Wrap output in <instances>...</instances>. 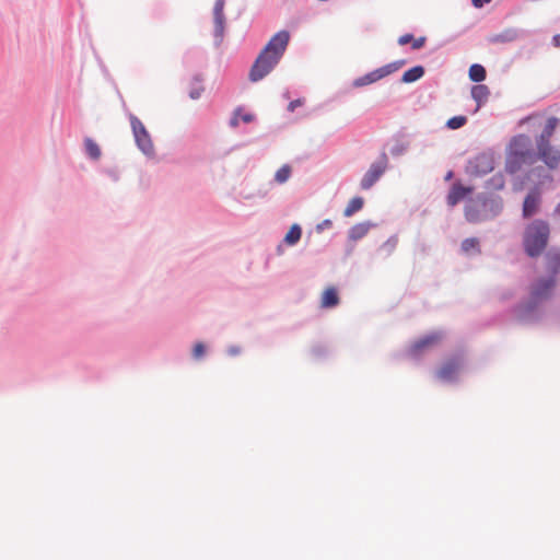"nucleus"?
Returning <instances> with one entry per match:
<instances>
[{
  "mask_svg": "<svg viewBox=\"0 0 560 560\" xmlns=\"http://www.w3.org/2000/svg\"><path fill=\"white\" fill-rule=\"evenodd\" d=\"M290 40L287 31L275 34L256 58L249 71V79L257 82L265 78L280 61Z\"/></svg>",
  "mask_w": 560,
  "mask_h": 560,
  "instance_id": "1",
  "label": "nucleus"
},
{
  "mask_svg": "<svg viewBox=\"0 0 560 560\" xmlns=\"http://www.w3.org/2000/svg\"><path fill=\"white\" fill-rule=\"evenodd\" d=\"M549 224L544 220H534L524 231L523 245L530 257L539 256L546 248L549 240Z\"/></svg>",
  "mask_w": 560,
  "mask_h": 560,
  "instance_id": "2",
  "label": "nucleus"
},
{
  "mask_svg": "<svg viewBox=\"0 0 560 560\" xmlns=\"http://www.w3.org/2000/svg\"><path fill=\"white\" fill-rule=\"evenodd\" d=\"M532 156V141L529 137L518 135L514 137L510 143L505 170L513 174L517 172L523 164L530 162Z\"/></svg>",
  "mask_w": 560,
  "mask_h": 560,
  "instance_id": "3",
  "label": "nucleus"
},
{
  "mask_svg": "<svg viewBox=\"0 0 560 560\" xmlns=\"http://www.w3.org/2000/svg\"><path fill=\"white\" fill-rule=\"evenodd\" d=\"M129 119L138 148L147 155L153 154L154 145L144 125L132 114L129 115Z\"/></svg>",
  "mask_w": 560,
  "mask_h": 560,
  "instance_id": "4",
  "label": "nucleus"
},
{
  "mask_svg": "<svg viewBox=\"0 0 560 560\" xmlns=\"http://www.w3.org/2000/svg\"><path fill=\"white\" fill-rule=\"evenodd\" d=\"M462 366L463 359L460 357H454L443 362L435 375L442 382H453L457 378Z\"/></svg>",
  "mask_w": 560,
  "mask_h": 560,
  "instance_id": "5",
  "label": "nucleus"
},
{
  "mask_svg": "<svg viewBox=\"0 0 560 560\" xmlns=\"http://www.w3.org/2000/svg\"><path fill=\"white\" fill-rule=\"evenodd\" d=\"M494 170V160L490 154H479L469 162L468 172L471 176H483Z\"/></svg>",
  "mask_w": 560,
  "mask_h": 560,
  "instance_id": "6",
  "label": "nucleus"
},
{
  "mask_svg": "<svg viewBox=\"0 0 560 560\" xmlns=\"http://www.w3.org/2000/svg\"><path fill=\"white\" fill-rule=\"evenodd\" d=\"M556 287V276L537 280L530 291V296L535 302L548 299Z\"/></svg>",
  "mask_w": 560,
  "mask_h": 560,
  "instance_id": "7",
  "label": "nucleus"
},
{
  "mask_svg": "<svg viewBox=\"0 0 560 560\" xmlns=\"http://www.w3.org/2000/svg\"><path fill=\"white\" fill-rule=\"evenodd\" d=\"M387 167V158L382 155V160L373 163L361 180L362 189H370L383 175Z\"/></svg>",
  "mask_w": 560,
  "mask_h": 560,
  "instance_id": "8",
  "label": "nucleus"
},
{
  "mask_svg": "<svg viewBox=\"0 0 560 560\" xmlns=\"http://www.w3.org/2000/svg\"><path fill=\"white\" fill-rule=\"evenodd\" d=\"M441 340V336L439 334H433L425 336L417 341H415L408 352L412 358L420 357L425 350L431 349L436 346Z\"/></svg>",
  "mask_w": 560,
  "mask_h": 560,
  "instance_id": "9",
  "label": "nucleus"
},
{
  "mask_svg": "<svg viewBox=\"0 0 560 560\" xmlns=\"http://www.w3.org/2000/svg\"><path fill=\"white\" fill-rule=\"evenodd\" d=\"M539 158L550 167L555 168L560 163V151L550 143H537Z\"/></svg>",
  "mask_w": 560,
  "mask_h": 560,
  "instance_id": "10",
  "label": "nucleus"
},
{
  "mask_svg": "<svg viewBox=\"0 0 560 560\" xmlns=\"http://www.w3.org/2000/svg\"><path fill=\"white\" fill-rule=\"evenodd\" d=\"M541 202L540 192L538 189H533L527 194L523 202L522 214L524 218H530L539 211Z\"/></svg>",
  "mask_w": 560,
  "mask_h": 560,
  "instance_id": "11",
  "label": "nucleus"
},
{
  "mask_svg": "<svg viewBox=\"0 0 560 560\" xmlns=\"http://www.w3.org/2000/svg\"><path fill=\"white\" fill-rule=\"evenodd\" d=\"M474 190L472 187L463 186L459 182H456L452 185L448 195H447V205L450 207L456 206L460 200H463L467 195L471 194Z\"/></svg>",
  "mask_w": 560,
  "mask_h": 560,
  "instance_id": "12",
  "label": "nucleus"
},
{
  "mask_svg": "<svg viewBox=\"0 0 560 560\" xmlns=\"http://www.w3.org/2000/svg\"><path fill=\"white\" fill-rule=\"evenodd\" d=\"M339 303L338 292L335 288H327L322 295L320 306L324 308H330Z\"/></svg>",
  "mask_w": 560,
  "mask_h": 560,
  "instance_id": "13",
  "label": "nucleus"
},
{
  "mask_svg": "<svg viewBox=\"0 0 560 560\" xmlns=\"http://www.w3.org/2000/svg\"><path fill=\"white\" fill-rule=\"evenodd\" d=\"M559 124V119L556 117L548 118L546 126L537 140V143H550V138L552 137L557 126Z\"/></svg>",
  "mask_w": 560,
  "mask_h": 560,
  "instance_id": "14",
  "label": "nucleus"
},
{
  "mask_svg": "<svg viewBox=\"0 0 560 560\" xmlns=\"http://www.w3.org/2000/svg\"><path fill=\"white\" fill-rule=\"evenodd\" d=\"M489 93L488 86L483 84L475 85L471 89V96L477 102L478 107L487 101Z\"/></svg>",
  "mask_w": 560,
  "mask_h": 560,
  "instance_id": "15",
  "label": "nucleus"
},
{
  "mask_svg": "<svg viewBox=\"0 0 560 560\" xmlns=\"http://www.w3.org/2000/svg\"><path fill=\"white\" fill-rule=\"evenodd\" d=\"M423 74H424L423 67L416 66V67L405 71V73L401 77V81L404 83H411V82H415V81L419 80L420 78H422Z\"/></svg>",
  "mask_w": 560,
  "mask_h": 560,
  "instance_id": "16",
  "label": "nucleus"
},
{
  "mask_svg": "<svg viewBox=\"0 0 560 560\" xmlns=\"http://www.w3.org/2000/svg\"><path fill=\"white\" fill-rule=\"evenodd\" d=\"M364 200L362 197H354L352 198L349 203L347 205L343 215L345 217H351L355 212L360 211L363 208Z\"/></svg>",
  "mask_w": 560,
  "mask_h": 560,
  "instance_id": "17",
  "label": "nucleus"
},
{
  "mask_svg": "<svg viewBox=\"0 0 560 560\" xmlns=\"http://www.w3.org/2000/svg\"><path fill=\"white\" fill-rule=\"evenodd\" d=\"M486 69L479 63H474L469 68V79L474 82H481L486 79Z\"/></svg>",
  "mask_w": 560,
  "mask_h": 560,
  "instance_id": "18",
  "label": "nucleus"
},
{
  "mask_svg": "<svg viewBox=\"0 0 560 560\" xmlns=\"http://www.w3.org/2000/svg\"><path fill=\"white\" fill-rule=\"evenodd\" d=\"M381 80L380 79V75H378V72H377V69L361 77V78H358L355 81H354V86L357 88H360V86H364V85H368V84H371V83H374L376 81Z\"/></svg>",
  "mask_w": 560,
  "mask_h": 560,
  "instance_id": "19",
  "label": "nucleus"
},
{
  "mask_svg": "<svg viewBox=\"0 0 560 560\" xmlns=\"http://www.w3.org/2000/svg\"><path fill=\"white\" fill-rule=\"evenodd\" d=\"M301 235H302L301 228L298 224H293L290 228V230L288 231V233L285 234L284 241L289 245H294L295 243H298L300 241Z\"/></svg>",
  "mask_w": 560,
  "mask_h": 560,
  "instance_id": "20",
  "label": "nucleus"
},
{
  "mask_svg": "<svg viewBox=\"0 0 560 560\" xmlns=\"http://www.w3.org/2000/svg\"><path fill=\"white\" fill-rule=\"evenodd\" d=\"M84 143H85V150H86V153L89 154V156L93 160H98L101 156V149H100L98 144L90 138H86Z\"/></svg>",
  "mask_w": 560,
  "mask_h": 560,
  "instance_id": "21",
  "label": "nucleus"
},
{
  "mask_svg": "<svg viewBox=\"0 0 560 560\" xmlns=\"http://www.w3.org/2000/svg\"><path fill=\"white\" fill-rule=\"evenodd\" d=\"M465 218L467 219V221L472 222V223L478 222L482 219V217L475 203H469L466 206Z\"/></svg>",
  "mask_w": 560,
  "mask_h": 560,
  "instance_id": "22",
  "label": "nucleus"
},
{
  "mask_svg": "<svg viewBox=\"0 0 560 560\" xmlns=\"http://www.w3.org/2000/svg\"><path fill=\"white\" fill-rule=\"evenodd\" d=\"M402 65H404V61H397V62L388 63V65H385V66L378 68L377 72H378L380 79H383V78L389 75L390 73L397 71Z\"/></svg>",
  "mask_w": 560,
  "mask_h": 560,
  "instance_id": "23",
  "label": "nucleus"
},
{
  "mask_svg": "<svg viewBox=\"0 0 560 560\" xmlns=\"http://www.w3.org/2000/svg\"><path fill=\"white\" fill-rule=\"evenodd\" d=\"M504 185H505L504 176L500 173L493 175L487 182V188L492 189V190H501V189H503Z\"/></svg>",
  "mask_w": 560,
  "mask_h": 560,
  "instance_id": "24",
  "label": "nucleus"
},
{
  "mask_svg": "<svg viewBox=\"0 0 560 560\" xmlns=\"http://www.w3.org/2000/svg\"><path fill=\"white\" fill-rule=\"evenodd\" d=\"M369 231V225L365 223H359L351 228L349 235L352 240H359L362 238L364 235H366Z\"/></svg>",
  "mask_w": 560,
  "mask_h": 560,
  "instance_id": "25",
  "label": "nucleus"
},
{
  "mask_svg": "<svg viewBox=\"0 0 560 560\" xmlns=\"http://www.w3.org/2000/svg\"><path fill=\"white\" fill-rule=\"evenodd\" d=\"M462 250L466 254L479 252V241L475 237L464 240L462 242Z\"/></svg>",
  "mask_w": 560,
  "mask_h": 560,
  "instance_id": "26",
  "label": "nucleus"
},
{
  "mask_svg": "<svg viewBox=\"0 0 560 560\" xmlns=\"http://www.w3.org/2000/svg\"><path fill=\"white\" fill-rule=\"evenodd\" d=\"M291 176V167L289 165H282L275 175V179L279 184L285 183Z\"/></svg>",
  "mask_w": 560,
  "mask_h": 560,
  "instance_id": "27",
  "label": "nucleus"
},
{
  "mask_svg": "<svg viewBox=\"0 0 560 560\" xmlns=\"http://www.w3.org/2000/svg\"><path fill=\"white\" fill-rule=\"evenodd\" d=\"M203 90L205 89L201 81L199 79H195L189 89L190 98L198 100L201 96Z\"/></svg>",
  "mask_w": 560,
  "mask_h": 560,
  "instance_id": "28",
  "label": "nucleus"
},
{
  "mask_svg": "<svg viewBox=\"0 0 560 560\" xmlns=\"http://www.w3.org/2000/svg\"><path fill=\"white\" fill-rule=\"evenodd\" d=\"M214 21V36L217 39L222 40L224 34L225 18H213Z\"/></svg>",
  "mask_w": 560,
  "mask_h": 560,
  "instance_id": "29",
  "label": "nucleus"
},
{
  "mask_svg": "<svg viewBox=\"0 0 560 560\" xmlns=\"http://www.w3.org/2000/svg\"><path fill=\"white\" fill-rule=\"evenodd\" d=\"M467 121L465 116H455L447 120L446 126L450 129H458L463 127Z\"/></svg>",
  "mask_w": 560,
  "mask_h": 560,
  "instance_id": "30",
  "label": "nucleus"
},
{
  "mask_svg": "<svg viewBox=\"0 0 560 560\" xmlns=\"http://www.w3.org/2000/svg\"><path fill=\"white\" fill-rule=\"evenodd\" d=\"M224 0H217L213 8V18H224Z\"/></svg>",
  "mask_w": 560,
  "mask_h": 560,
  "instance_id": "31",
  "label": "nucleus"
},
{
  "mask_svg": "<svg viewBox=\"0 0 560 560\" xmlns=\"http://www.w3.org/2000/svg\"><path fill=\"white\" fill-rule=\"evenodd\" d=\"M397 244H398V237L393 236L384 243L383 247H384V249L387 250V253L390 254L395 250Z\"/></svg>",
  "mask_w": 560,
  "mask_h": 560,
  "instance_id": "32",
  "label": "nucleus"
},
{
  "mask_svg": "<svg viewBox=\"0 0 560 560\" xmlns=\"http://www.w3.org/2000/svg\"><path fill=\"white\" fill-rule=\"evenodd\" d=\"M205 351H206L205 345L201 342H198L195 345V347L192 349V355L195 359H200L205 354Z\"/></svg>",
  "mask_w": 560,
  "mask_h": 560,
  "instance_id": "33",
  "label": "nucleus"
},
{
  "mask_svg": "<svg viewBox=\"0 0 560 560\" xmlns=\"http://www.w3.org/2000/svg\"><path fill=\"white\" fill-rule=\"evenodd\" d=\"M303 105H304V98L294 100V101L290 102V104L288 105V110L292 113L295 110V108L301 107Z\"/></svg>",
  "mask_w": 560,
  "mask_h": 560,
  "instance_id": "34",
  "label": "nucleus"
},
{
  "mask_svg": "<svg viewBox=\"0 0 560 560\" xmlns=\"http://www.w3.org/2000/svg\"><path fill=\"white\" fill-rule=\"evenodd\" d=\"M413 36L411 34H405L398 38L399 45H406L408 43H412Z\"/></svg>",
  "mask_w": 560,
  "mask_h": 560,
  "instance_id": "35",
  "label": "nucleus"
},
{
  "mask_svg": "<svg viewBox=\"0 0 560 560\" xmlns=\"http://www.w3.org/2000/svg\"><path fill=\"white\" fill-rule=\"evenodd\" d=\"M425 43V37H419V38H413L412 39V48L413 49H420L421 47H423Z\"/></svg>",
  "mask_w": 560,
  "mask_h": 560,
  "instance_id": "36",
  "label": "nucleus"
},
{
  "mask_svg": "<svg viewBox=\"0 0 560 560\" xmlns=\"http://www.w3.org/2000/svg\"><path fill=\"white\" fill-rule=\"evenodd\" d=\"M491 0H471L475 8H481L483 4L489 3Z\"/></svg>",
  "mask_w": 560,
  "mask_h": 560,
  "instance_id": "37",
  "label": "nucleus"
},
{
  "mask_svg": "<svg viewBox=\"0 0 560 560\" xmlns=\"http://www.w3.org/2000/svg\"><path fill=\"white\" fill-rule=\"evenodd\" d=\"M241 119L244 121V122H250L253 120V115L250 114H244L241 116Z\"/></svg>",
  "mask_w": 560,
  "mask_h": 560,
  "instance_id": "38",
  "label": "nucleus"
},
{
  "mask_svg": "<svg viewBox=\"0 0 560 560\" xmlns=\"http://www.w3.org/2000/svg\"><path fill=\"white\" fill-rule=\"evenodd\" d=\"M552 43L556 47L560 48V34L553 36Z\"/></svg>",
  "mask_w": 560,
  "mask_h": 560,
  "instance_id": "39",
  "label": "nucleus"
},
{
  "mask_svg": "<svg viewBox=\"0 0 560 560\" xmlns=\"http://www.w3.org/2000/svg\"><path fill=\"white\" fill-rule=\"evenodd\" d=\"M238 125L237 114L231 119V126L236 127Z\"/></svg>",
  "mask_w": 560,
  "mask_h": 560,
  "instance_id": "40",
  "label": "nucleus"
},
{
  "mask_svg": "<svg viewBox=\"0 0 560 560\" xmlns=\"http://www.w3.org/2000/svg\"><path fill=\"white\" fill-rule=\"evenodd\" d=\"M555 213L560 215V202L557 205V207L555 209Z\"/></svg>",
  "mask_w": 560,
  "mask_h": 560,
  "instance_id": "41",
  "label": "nucleus"
},
{
  "mask_svg": "<svg viewBox=\"0 0 560 560\" xmlns=\"http://www.w3.org/2000/svg\"><path fill=\"white\" fill-rule=\"evenodd\" d=\"M322 225H324V226H330V225H331V222H330L329 220H325V221L323 222V224H322Z\"/></svg>",
  "mask_w": 560,
  "mask_h": 560,
  "instance_id": "42",
  "label": "nucleus"
},
{
  "mask_svg": "<svg viewBox=\"0 0 560 560\" xmlns=\"http://www.w3.org/2000/svg\"><path fill=\"white\" fill-rule=\"evenodd\" d=\"M451 177H452V172H450V173L447 174L446 178L448 179V178H451Z\"/></svg>",
  "mask_w": 560,
  "mask_h": 560,
  "instance_id": "43",
  "label": "nucleus"
}]
</instances>
